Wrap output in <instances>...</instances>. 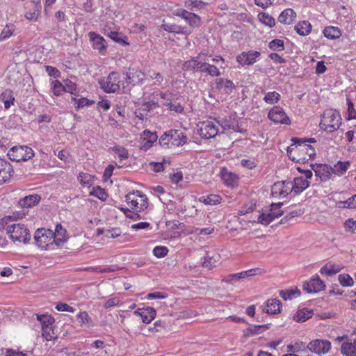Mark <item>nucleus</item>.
I'll return each mask as SVG.
<instances>
[{
  "label": "nucleus",
  "instance_id": "obj_27",
  "mask_svg": "<svg viewBox=\"0 0 356 356\" xmlns=\"http://www.w3.org/2000/svg\"><path fill=\"white\" fill-rule=\"evenodd\" d=\"M216 84L217 89L228 95L231 94L236 88L233 81L227 79L218 78Z\"/></svg>",
  "mask_w": 356,
  "mask_h": 356
},
{
  "label": "nucleus",
  "instance_id": "obj_29",
  "mask_svg": "<svg viewBox=\"0 0 356 356\" xmlns=\"http://www.w3.org/2000/svg\"><path fill=\"white\" fill-rule=\"evenodd\" d=\"M296 18V12L291 8L284 10L278 17V20L284 24H291Z\"/></svg>",
  "mask_w": 356,
  "mask_h": 356
},
{
  "label": "nucleus",
  "instance_id": "obj_46",
  "mask_svg": "<svg viewBox=\"0 0 356 356\" xmlns=\"http://www.w3.org/2000/svg\"><path fill=\"white\" fill-rule=\"evenodd\" d=\"M1 99L3 102L4 107L6 109L9 108L14 104L15 98L11 90H6L3 92L1 95Z\"/></svg>",
  "mask_w": 356,
  "mask_h": 356
},
{
  "label": "nucleus",
  "instance_id": "obj_9",
  "mask_svg": "<svg viewBox=\"0 0 356 356\" xmlns=\"http://www.w3.org/2000/svg\"><path fill=\"white\" fill-rule=\"evenodd\" d=\"M120 75L118 72H111L105 79L99 81L101 88L107 93H114L119 90Z\"/></svg>",
  "mask_w": 356,
  "mask_h": 356
},
{
  "label": "nucleus",
  "instance_id": "obj_62",
  "mask_svg": "<svg viewBox=\"0 0 356 356\" xmlns=\"http://www.w3.org/2000/svg\"><path fill=\"white\" fill-rule=\"evenodd\" d=\"M162 104L168 107L169 111H175L177 113H181L184 112V107L179 104H172L171 102H163Z\"/></svg>",
  "mask_w": 356,
  "mask_h": 356
},
{
  "label": "nucleus",
  "instance_id": "obj_60",
  "mask_svg": "<svg viewBox=\"0 0 356 356\" xmlns=\"http://www.w3.org/2000/svg\"><path fill=\"white\" fill-rule=\"evenodd\" d=\"M203 72L211 76H219L220 75L219 69L215 65L209 63H207V67H205Z\"/></svg>",
  "mask_w": 356,
  "mask_h": 356
},
{
  "label": "nucleus",
  "instance_id": "obj_16",
  "mask_svg": "<svg viewBox=\"0 0 356 356\" xmlns=\"http://www.w3.org/2000/svg\"><path fill=\"white\" fill-rule=\"evenodd\" d=\"M307 348L318 355L327 353L331 349V343L326 339H314L307 345Z\"/></svg>",
  "mask_w": 356,
  "mask_h": 356
},
{
  "label": "nucleus",
  "instance_id": "obj_23",
  "mask_svg": "<svg viewBox=\"0 0 356 356\" xmlns=\"http://www.w3.org/2000/svg\"><path fill=\"white\" fill-rule=\"evenodd\" d=\"M315 175L322 181H327L332 177L331 166L327 164H318L312 168Z\"/></svg>",
  "mask_w": 356,
  "mask_h": 356
},
{
  "label": "nucleus",
  "instance_id": "obj_43",
  "mask_svg": "<svg viewBox=\"0 0 356 356\" xmlns=\"http://www.w3.org/2000/svg\"><path fill=\"white\" fill-rule=\"evenodd\" d=\"M341 350L343 356H356V348L351 342H343Z\"/></svg>",
  "mask_w": 356,
  "mask_h": 356
},
{
  "label": "nucleus",
  "instance_id": "obj_1",
  "mask_svg": "<svg viewBox=\"0 0 356 356\" xmlns=\"http://www.w3.org/2000/svg\"><path fill=\"white\" fill-rule=\"evenodd\" d=\"M295 142L291 145L287 149V154L289 159L296 163H305L316 156L315 148L308 143H316L313 138L309 140L298 138H293Z\"/></svg>",
  "mask_w": 356,
  "mask_h": 356
},
{
  "label": "nucleus",
  "instance_id": "obj_38",
  "mask_svg": "<svg viewBox=\"0 0 356 356\" xmlns=\"http://www.w3.org/2000/svg\"><path fill=\"white\" fill-rule=\"evenodd\" d=\"M266 273V270L263 268H254L247 270L238 273L240 280L249 277L262 275Z\"/></svg>",
  "mask_w": 356,
  "mask_h": 356
},
{
  "label": "nucleus",
  "instance_id": "obj_4",
  "mask_svg": "<svg viewBox=\"0 0 356 356\" xmlns=\"http://www.w3.org/2000/svg\"><path fill=\"white\" fill-rule=\"evenodd\" d=\"M341 124L340 113L334 109L325 110L321 115L320 127L327 133L337 131Z\"/></svg>",
  "mask_w": 356,
  "mask_h": 356
},
{
  "label": "nucleus",
  "instance_id": "obj_64",
  "mask_svg": "<svg viewBox=\"0 0 356 356\" xmlns=\"http://www.w3.org/2000/svg\"><path fill=\"white\" fill-rule=\"evenodd\" d=\"M344 227L346 232H354L356 229V221L352 218H348L344 222Z\"/></svg>",
  "mask_w": 356,
  "mask_h": 356
},
{
  "label": "nucleus",
  "instance_id": "obj_25",
  "mask_svg": "<svg viewBox=\"0 0 356 356\" xmlns=\"http://www.w3.org/2000/svg\"><path fill=\"white\" fill-rule=\"evenodd\" d=\"M161 27L164 31H168L169 33L182 34L186 35L187 36L191 34V32L188 31L186 27L177 25L175 24H170L166 22L165 20L162 21Z\"/></svg>",
  "mask_w": 356,
  "mask_h": 356
},
{
  "label": "nucleus",
  "instance_id": "obj_5",
  "mask_svg": "<svg viewBox=\"0 0 356 356\" xmlns=\"http://www.w3.org/2000/svg\"><path fill=\"white\" fill-rule=\"evenodd\" d=\"M220 127L218 121L214 118H209L197 124V131L202 138L211 139L218 134Z\"/></svg>",
  "mask_w": 356,
  "mask_h": 356
},
{
  "label": "nucleus",
  "instance_id": "obj_61",
  "mask_svg": "<svg viewBox=\"0 0 356 356\" xmlns=\"http://www.w3.org/2000/svg\"><path fill=\"white\" fill-rule=\"evenodd\" d=\"M346 101H347V105H348V109H347L348 117H347V120H355L356 119V111H355V109L354 108V104L352 102V101L350 100V99H349V98H347Z\"/></svg>",
  "mask_w": 356,
  "mask_h": 356
},
{
  "label": "nucleus",
  "instance_id": "obj_13",
  "mask_svg": "<svg viewBox=\"0 0 356 356\" xmlns=\"http://www.w3.org/2000/svg\"><path fill=\"white\" fill-rule=\"evenodd\" d=\"M325 282L319 277L318 275H313L303 284V289L309 293H317L325 289Z\"/></svg>",
  "mask_w": 356,
  "mask_h": 356
},
{
  "label": "nucleus",
  "instance_id": "obj_15",
  "mask_svg": "<svg viewBox=\"0 0 356 356\" xmlns=\"http://www.w3.org/2000/svg\"><path fill=\"white\" fill-rule=\"evenodd\" d=\"M292 191V182L286 181L275 183L271 189L273 196L280 198L286 197Z\"/></svg>",
  "mask_w": 356,
  "mask_h": 356
},
{
  "label": "nucleus",
  "instance_id": "obj_10",
  "mask_svg": "<svg viewBox=\"0 0 356 356\" xmlns=\"http://www.w3.org/2000/svg\"><path fill=\"white\" fill-rule=\"evenodd\" d=\"M297 170L304 174V176H300L296 177L293 180V183H292V190L293 191L298 194L302 192L304 190L307 188L309 186V181L312 177V172L310 170H302L301 168L298 167Z\"/></svg>",
  "mask_w": 356,
  "mask_h": 356
},
{
  "label": "nucleus",
  "instance_id": "obj_37",
  "mask_svg": "<svg viewBox=\"0 0 356 356\" xmlns=\"http://www.w3.org/2000/svg\"><path fill=\"white\" fill-rule=\"evenodd\" d=\"M207 53L201 52L197 56L193 58V60L196 61L194 62L196 71L203 72L205 67H207Z\"/></svg>",
  "mask_w": 356,
  "mask_h": 356
},
{
  "label": "nucleus",
  "instance_id": "obj_45",
  "mask_svg": "<svg viewBox=\"0 0 356 356\" xmlns=\"http://www.w3.org/2000/svg\"><path fill=\"white\" fill-rule=\"evenodd\" d=\"M258 19L262 24L270 28H272L275 25V19L267 13H259L258 15Z\"/></svg>",
  "mask_w": 356,
  "mask_h": 356
},
{
  "label": "nucleus",
  "instance_id": "obj_56",
  "mask_svg": "<svg viewBox=\"0 0 356 356\" xmlns=\"http://www.w3.org/2000/svg\"><path fill=\"white\" fill-rule=\"evenodd\" d=\"M168 252L169 250L167 247L163 245H158L154 248L152 250V254L156 258L160 259L165 257L168 254Z\"/></svg>",
  "mask_w": 356,
  "mask_h": 356
},
{
  "label": "nucleus",
  "instance_id": "obj_36",
  "mask_svg": "<svg viewBox=\"0 0 356 356\" xmlns=\"http://www.w3.org/2000/svg\"><path fill=\"white\" fill-rule=\"evenodd\" d=\"M78 181L83 187L90 188L95 182V177L86 172H80L77 177Z\"/></svg>",
  "mask_w": 356,
  "mask_h": 356
},
{
  "label": "nucleus",
  "instance_id": "obj_18",
  "mask_svg": "<svg viewBox=\"0 0 356 356\" xmlns=\"http://www.w3.org/2000/svg\"><path fill=\"white\" fill-rule=\"evenodd\" d=\"M88 38L92 48L98 51L100 54L104 55L107 49V42L105 39L94 31L88 33Z\"/></svg>",
  "mask_w": 356,
  "mask_h": 356
},
{
  "label": "nucleus",
  "instance_id": "obj_48",
  "mask_svg": "<svg viewBox=\"0 0 356 356\" xmlns=\"http://www.w3.org/2000/svg\"><path fill=\"white\" fill-rule=\"evenodd\" d=\"M15 30L14 24H7L0 33V41H3L10 38Z\"/></svg>",
  "mask_w": 356,
  "mask_h": 356
},
{
  "label": "nucleus",
  "instance_id": "obj_21",
  "mask_svg": "<svg viewBox=\"0 0 356 356\" xmlns=\"http://www.w3.org/2000/svg\"><path fill=\"white\" fill-rule=\"evenodd\" d=\"M134 314L140 316L144 323H150L156 316V311L152 307L138 308L134 312Z\"/></svg>",
  "mask_w": 356,
  "mask_h": 356
},
{
  "label": "nucleus",
  "instance_id": "obj_22",
  "mask_svg": "<svg viewBox=\"0 0 356 356\" xmlns=\"http://www.w3.org/2000/svg\"><path fill=\"white\" fill-rule=\"evenodd\" d=\"M156 140V133L145 130L140 136V149L145 151L149 149Z\"/></svg>",
  "mask_w": 356,
  "mask_h": 356
},
{
  "label": "nucleus",
  "instance_id": "obj_2",
  "mask_svg": "<svg viewBox=\"0 0 356 356\" xmlns=\"http://www.w3.org/2000/svg\"><path fill=\"white\" fill-rule=\"evenodd\" d=\"M125 201L129 208H121L126 217L136 220L139 212L143 211L148 207L147 195L140 191H133L125 196Z\"/></svg>",
  "mask_w": 356,
  "mask_h": 356
},
{
  "label": "nucleus",
  "instance_id": "obj_6",
  "mask_svg": "<svg viewBox=\"0 0 356 356\" xmlns=\"http://www.w3.org/2000/svg\"><path fill=\"white\" fill-rule=\"evenodd\" d=\"M7 234L14 242L27 243L31 240V234L27 227L21 223L9 225L6 228Z\"/></svg>",
  "mask_w": 356,
  "mask_h": 356
},
{
  "label": "nucleus",
  "instance_id": "obj_41",
  "mask_svg": "<svg viewBox=\"0 0 356 356\" xmlns=\"http://www.w3.org/2000/svg\"><path fill=\"white\" fill-rule=\"evenodd\" d=\"M72 102L73 103L74 106H75V108L76 110H79L80 108H83L86 106H90L95 104L94 100L88 99L86 97H81V98H76V97H72Z\"/></svg>",
  "mask_w": 356,
  "mask_h": 356
},
{
  "label": "nucleus",
  "instance_id": "obj_11",
  "mask_svg": "<svg viewBox=\"0 0 356 356\" xmlns=\"http://www.w3.org/2000/svg\"><path fill=\"white\" fill-rule=\"evenodd\" d=\"M268 118L276 124L289 125L291 119L284 110L279 106H273L268 113Z\"/></svg>",
  "mask_w": 356,
  "mask_h": 356
},
{
  "label": "nucleus",
  "instance_id": "obj_28",
  "mask_svg": "<svg viewBox=\"0 0 356 356\" xmlns=\"http://www.w3.org/2000/svg\"><path fill=\"white\" fill-rule=\"evenodd\" d=\"M281 302L276 298L269 299L265 302L264 311L269 314H275L280 312Z\"/></svg>",
  "mask_w": 356,
  "mask_h": 356
},
{
  "label": "nucleus",
  "instance_id": "obj_58",
  "mask_svg": "<svg viewBox=\"0 0 356 356\" xmlns=\"http://www.w3.org/2000/svg\"><path fill=\"white\" fill-rule=\"evenodd\" d=\"M268 47L273 51H283L284 49V42L282 40L274 39L269 42Z\"/></svg>",
  "mask_w": 356,
  "mask_h": 356
},
{
  "label": "nucleus",
  "instance_id": "obj_8",
  "mask_svg": "<svg viewBox=\"0 0 356 356\" xmlns=\"http://www.w3.org/2000/svg\"><path fill=\"white\" fill-rule=\"evenodd\" d=\"M7 155L12 161H26L33 157L34 152L32 148L26 145H19L12 147Z\"/></svg>",
  "mask_w": 356,
  "mask_h": 356
},
{
  "label": "nucleus",
  "instance_id": "obj_44",
  "mask_svg": "<svg viewBox=\"0 0 356 356\" xmlns=\"http://www.w3.org/2000/svg\"><path fill=\"white\" fill-rule=\"evenodd\" d=\"M300 295V291L298 289L282 290L280 292V297L284 300H291L294 298L298 297Z\"/></svg>",
  "mask_w": 356,
  "mask_h": 356
},
{
  "label": "nucleus",
  "instance_id": "obj_17",
  "mask_svg": "<svg viewBox=\"0 0 356 356\" xmlns=\"http://www.w3.org/2000/svg\"><path fill=\"white\" fill-rule=\"evenodd\" d=\"M219 177L223 181V184L229 188H235L238 185V176L232 172L226 167H221L219 172Z\"/></svg>",
  "mask_w": 356,
  "mask_h": 356
},
{
  "label": "nucleus",
  "instance_id": "obj_51",
  "mask_svg": "<svg viewBox=\"0 0 356 356\" xmlns=\"http://www.w3.org/2000/svg\"><path fill=\"white\" fill-rule=\"evenodd\" d=\"M338 280L340 284L343 286H353L354 285V280L348 274H340L338 276Z\"/></svg>",
  "mask_w": 356,
  "mask_h": 356
},
{
  "label": "nucleus",
  "instance_id": "obj_39",
  "mask_svg": "<svg viewBox=\"0 0 356 356\" xmlns=\"http://www.w3.org/2000/svg\"><path fill=\"white\" fill-rule=\"evenodd\" d=\"M40 200V195H30L24 197L19 200V204L22 207H31L35 204H38Z\"/></svg>",
  "mask_w": 356,
  "mask_h": 356
},
{
  "label": "nucleus",
  "instance_id": "obj_55",
  "mask_svg": "<svg viewBox=\"0 0 356 356\" xmlns=\"http://www.w3.org/2000/svg\"><path fill=\"white\" fill-rule=\"evenodd\" d=\"M37 320L42 324V328L44 327H51L54 323V319L48 315H37Z\"/></svg>",
  "mask_w": 356,
  "mask_h": 356
},
{
  "label": "nucleus",
  "instance_id": "obj_20",
  "mask_svg": "<svg viewBox=\"0 0 356 356\" xmlns=\"http://www.w3.org/2000/svg\"><path fill=\"white\" fill-rule=\"evenodd\" d=\"M146 79V74L140 70L129 68L126 74V81L134 86L142 84Z\"/></svg>",
  "mask_w": 356,
  "mask_h": 356
},
{
  "label": "nucleus",
  "instance_id": "obj_32",
  "mask_svg": "<svg viewBox=\"0 0 356 356\" xmlns=\"http://www.w3.org/2000/svg\"><path fill=\"white\" fill-rule=\"evenodd\" d=\"M323 34L324 37L329 40H337L341 36L342 31L337 26H327L324 28Z\"/></svg>",
  "mask_w": 356,
  "mask_h": 356
},
{
  "label": "nucleus",
  "instance_id": "obj_14",
  "mask_svg": "<svg viewBox=\"0 0 356 356\" xmlns=\"http://www.w3.org/2000/svg\"><path fill=\"white\" fill-rule=\"evenodd\" d=\"M174 15L184 19L188 26L191 28H199L202 25L201 17L184 9L177 10L175 11Z\"/></svg>",
  "mask_w": 356,
  "mask_h": 356
},
{
  "label": "nucleus",
  "instance_id": "obj_35",
  "mask_svg": "<svg viewBox=\"0 0 356 356\" xmlns=\"http://www.w3.org/2000/svg\"><path fill=\"white\" fill-rule=\"evenodd\" d=\"M342 267L339 265L328 263L321 267L320 273L323 275L332 276L340 272Z\"/></svg>",
  "mask_w": 356,
  "mask_h": 356
},
{
  "label": "nucleus",
  "instance_id": "obj_12",
  "mask_svg": "<svg viewBox=\"0 0 356 356\" xmlns=\"http://www.w3.org/2000/svg\"><path fill=\"white\" fill-rule=\"evenodd\" d=\"M282 203L272 204L268 213H262L258 217V222L267 225L283 215L284 212L280 209Z\"/></svg>",
  "mask_w": 356,
  "mask_h": 356
},
{
  "label": "nucleus",
  "instance_id": "obj_53",
  "mask_svg": "<svg viewBox=\"0 0 356 356\" xmlns=\"http://www.w3.org/2000/svg\"><path fill=\"white\" fill-rule=\"evenodd\" d=\"M51 90L54 95L60 96L65 92V85H63L58 80H54L51 83Z\"/></svg>",
  "mask_w": 356,
  "mask_h": 356
},
{
  "label": "nucleus",
  "instance_id": "obj_26",
  "mask_svg": "<svg viewBox=\"0 0 356 356\" xmlns=\"http://www.w3.org/2000/svg\"><path fill=\"white\" fill-rule=\"evenodd\" d=\"M53 238L56 246H59L68 238L67 230L60 224H57L55 231L53 232Z\"/></svg>",
  "mask_w": 356,
  "mask_h": 356
},
{
  "label": "nucleus",
  "instance_id": "obj_19",
  "mask_svg": "<svg viewBox=\"0 0 356 356\" xmlns=\"http://www.w3.org/2000/svg\"><path fill=\"white\" fill-rule=\"evenodd\" d=\"M261 53L258 51H243L236 56V60L242 65H253L260 58Z\"/></svg>",
  "mask_w": 356,
  "mask_h": 356
},
{
  "label": "nucleus",
  "instance_id": "obj_31",
  "mask_svg": "<svg viewBox=\"0 0 356 356\" xmlns=\"http://www.w3.org/2000/svg\"><path fill=\"white\" fill-rule=\"evenodd\" d=\"M350 167V162L347 161H338L337 163L334 165V166H331L332 175L338 177H341L347 172V170Z\"/></svg>",
  "mask_w": 356,
  "mask_h": 356
},
{
  "label": "nucleus",
  "instance_id": "obj_30",
  "mask_svg": "<svg viewBox=\"0 0 356 356\" xmlns=\"http://www.w3.org/2000/svg\"><path fill=\"white\" fill-rule=\"evenodd\" d=\"M103 33L104 35H107L108 37H109L114 42H115L121 45H123V46L129 45V42L127 41L128 38L121 33H119L118 31H111L107 33L106 29H104Z\"/></svg>",
  "mask_w": 356,
  "mask_h": 356
},
{
  "label": "nucleus",
  "instance_id": "obj_24",
  "mask_svg": "<svg viewBox=\"0 0 356 356\" xmlns=\"http://www.w3.org/2000/svg\"><path fill=\"white\" fill-rule=\"evenodd\" d=\"M13 168L9 162L0 159V184L5 183L11 177Z\"/></svg>",
  "mask_w": 356,
  "mask_h": 356
},
{
  "label": "nucleus",
  "instance_id": "obj_7",
  "mask_svg": "<svg viewBox=\"0 0 356 356\" xmlns=\"http://www.w3.org/2000/svg\"><path fill=\"white\" fill-rule=\"evenodd\" d=\"M36 245L41 250L51 249L55 245L53 238V231L50 229H38L34 234Z\"/></svg>",
  "mask_w": 356,
  "mask_h": 356
},
{
  "label": "nucleus",
  "instance_id": "obj_3",
  "mask_svg": "<svg viewBox=\"0 0 356 356\" xmlns=\"http://www.w3.org/2000/svg\"><path fill=\"white\" fill-rule=\"evenodd\" d=\"M186 134L180 129H170L159 138V144L165 148L183 146L187 142Z\"/></svg>",
  "mask_w": 356,
  "mask_h": 356
},
{
  "label": "nucleus",
  "instance_id": "obj_42",
  "mask_svg": "<svg viewBox=\"0 0 356 356\" xmlns=\"http://www.w3.org/2000/svg\"><path fill=\"white\" fill-rule=\"evenodd\" d=\"M313 312L307 308L300 309L294 316V320L297 322H305L312 317Z\"/></svg>",
  "mask_w": 356,
  "mask_h": 356
},
{
  "label": "nucleus",
  "instance_id": "obj_63",
  "mask_svg": "<svg viewBox=\"0 0 356 356\" xmlns=\"http://www.w3.org/2000/svg\"><path fill=\"white\" fill-rule=\"evenodd\" d=\"M156 99H161L163 102H171L172 100L173 95L170 92H159L156 95Z\"/></svg>",
  "mask_w": 356,
  "mask_h": 356
},
{
  "label": "nucleus",
  "instance_id": "obj_59",
  "mask_svg": "<svg viewBox=\"0 0 356 356\" xmlns=\"http://www.w3.org/2000/svg\"><path fill=\"white\" fill-rule=\"evenodd\" d=\"M165 327V323L162 320L156 321L152 326L148 327V331L151 333H156L161 332Z\"/></svg>",
  "mask_w": 356,
  "mask_h": 356
},
{
  "label": "nucleus",
  "instance_id": "obj_33",
  "mask_svg": "<svg viewBox=\"0 0 356 356\" xmlns=\"http://www.w3.org/2000/svg\"><path fill=\"white\" fill-rule=\"evenodd\" d=\"M298 34L302 36H307L312 29V24L307 20L299 22L294 27Z\"/></svg>",
  "mask_w": 356,
  "mask_h": 356
},
{
  "label": "nucleus",
  "instance_id": "obj_40",
  "mask_svg": "<svg viewBox=\"0 0 356 356\" xmlns=\"http://www.w3.org/2000/svg\"><path fill=\"white\" fill-rule=\"evenodd\" d=\"M76 318H78L81 326L90 327L94 325L93 321L86 311L79 312L76 314Z\"/></svg>",
  "mask_w": 356,
  "mask_h": 356
},
{
  "label": "nucleus",
  "instance_id": "obj_47",
  "mask_svg": "<svg viewBox=\"0 0 356 356\" xmlns=\"http://www.w3.org/2000/svg\"><path fill=\"white\" fill-rule=\"evenodd\" d=\"M336 204L339 208L355 209L356 208V195H353L345 201H339Z\"/></svg>",
  "mask_w": 356,
  "mask_h": 356
},
{
  "label": "nucleus",
  "instance_id": "obj_49",
  "mask_svg": "<svg viewBox=\"0 0 356 356\" xmlns=\"http://www.w3.org/2000/svg\"><path fill=\"white\" fill-rule=\"evenodd\" d=\"M147 76L149 78V79L154 81V85L160 86L163 82L164 80L162 74L160 72H156L154 70H149L148 71Z\"/></svg>",
  "mask_w": 356,
  "mask_h": 356
},
{
  "label": "nucleus",
  "instance_id": "obj_52",
  "mask_svg": "<svg viewBox=\"0 0 356 356\" xmlns=\"http://www.w3.org/2000/svg\"><path fill=\"white\" fill-rule=\"evenodd\" d=\"M111 149L118 155L120 161L129 158L128 150L123 147L117 145L111 147Z\"/></svg>",
  "mask_w": 356,
  "mask_h": 356
},
{
  "label": "nucleus",
  "instance_id": "obj_57",
  "mask_svg": "<svg viewBox=\"0 0 356 356\" xmlns=\"http://www.w3.org/2000/svg\"><path fill=\"white\" fill-rule=\"evenodd\" d=\"M90 195L95 196L101 200L106 199L107 194L105 190L100 186H96L90 192Z\"/></svg>",
  "mask_w": 356,
  "mask_h": 356
},
{
  "label": "nucleus",
  "instance_id": "obj_54",
  "mask_svg": "<svg viewBox=\"0 0 356 356\" xmlns=\"http://www.w3.org/2000/svg\"><path fill=\"white\" fill-rule=\"evenodd\" d=\"M42 336L47 341H50L56 339V336L52 326L42 327Z\"/></svg>",
  "mask_w": 356,
  "mask_h": 356
},
{
  "label": "nucleus",
  "instance_id": "obj_50",
  "mask_svg": "<svg viewBox=\"0 0 356 356\" xmlns=\"http://www.w3.org/2000/svg\"><path fill=\"white\" fill-rule=\"evenodd\" d=\"M280 99V95L275 91L267 92L264 97V101L269 104L277 103Z\"/></svg>",
  "mask_w": 356,
  "mask_h": 356
},
{
  "label": "nucleus",
  "instance_id": "obj_34",
  "mask_svg": "<svg viewBox=\"0 0 356 356\" xmlns=\"http://www.w3.org/2000/svg\"><path fill=\"white\" fill-rule=\"evenodd\" d=\"M222 197L218 194H209L206 196H202L199 198V202L205 205L214 206L219 204L222 202Z\"/></svg>",
  "mask_w": 356,
  "mask_h": 356
}]
</instances>
